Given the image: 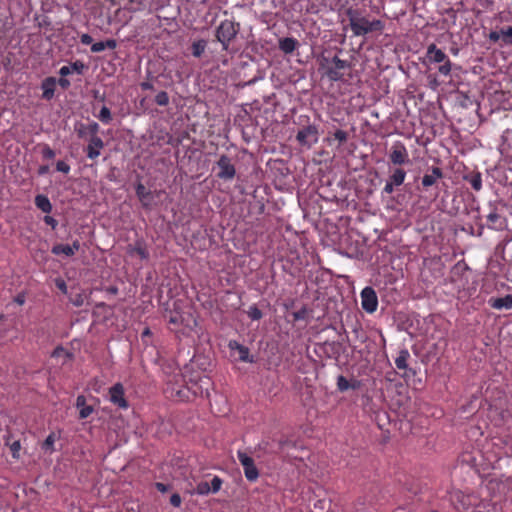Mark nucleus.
Wrapping results in <instances>:
<instances>
[{"label":"nucleus","mask_w":512,"mask_h":512,"mask_svg":"<svg viewBox=\"0 0 512 512\" xmlns=\"http://www.w3.org/2000/svg\"><path fill=\"white\" fill-rule=\"evenodd\" d=\"M472 512H496L495 507L487 505V506H477L472 508Z\"/></svg>","instance_id":"09e8293b"},{"label":"nucleus","mask_w":512,"mask_h":512,"mask_svg":"<svg viewBox=\"0 0 512 512\" xmlns=\"http://www.w3.org/2000/svg\"><path fill=\"white\" fill-rule=\"evenodd\" d=\"M109 400L115 406L121 409L129 407L128 401L125 398V390L122 383L117 382L109 388Z\"/></svg>","instance_id":"1a4fd4ad"},{"label":"nucleus","mask_w":512,"mask_h":512,"mask_svg":"<svg viewBox=\"0 0 512 512\" xmlns=\"http://www.w3.org/2000/svg\"><path fill=\"white\" fill-rule=\"evenodd\" d=\"M57 80L54 77H47L42 81L41 89L43 91L42 98L50 100L54 97Z\"/></svg>","instance_id":"dca6fc26"},{"label":"nucleus","mask_w":512,"mask_h":512,"mask_svg":"<svg viewBox=\"0 0 512 512\" xmlns=\"http://www.w3.org/2000/svg\"><path fill=\"white\" fill-rule=\"evenodd\" d=\"M222 483L223 481L219 476H214L210 485L211 493H217L221 489Z\"/></svg>","instance_id":"37998d69"},{"label":"nucleus","mask_w":512,"mask_h":512,"mask_svg":"<svg viewBox=\"0 0 512 512\" xmlns=\"http://www.w3.org/2000/svg\"><path fill=\"white\" fill-rule=\"evenodd\" d=\"M206 46H207V42L203 39L201 40H198V41H195L193 44H192V54L194 57H200L205 49H206Z\"/></svg>","instance_id":"7c9ffc66"},{"label":"nucleus","mask_w":512,"mask_h":512,"mask_svg":"<svg viewBox=\"0 0 512 512\" xmlns=\"http://www.w3.org/2000/svg\"><path fill=\"white\" fill-rule=\"evenodd\" d=\"M327 75H328L329 79H331L332 81H338V80L342 79V77H343L342 71L336 70L332 66L328 69Z\"/></svg>","instance_id":"79ce46f5"},{"label":"nucleus","mask_w":512,"mask_h":512,"mask_svg":"<svg viewBox=\"0 0 512 512\" xmlns=\"http://www.w3.org/2000/svg\"><path fill=\"white\" fill-rule=\"evenodd\" d=\"M217 177L229 181L232 180L236 174V169L234 164L232 163V160L229 156L223 154L219 157L217 161Z\"/></svg>","instance_id":"0eeeda50"},{"label":"nucleus","mask_w":512,"mask_h":512,"mask_svg":"<svg viewBox=\"0 0 512 512\" xmlns=\"http://www.w3.org/2000/svg\"><path fill=\"white\" fill-rule=\"evenodd\" d=\"M406 177V172L402 168H397L394 170V172L390 175L389 180L395 184L396 186H400L403 184Z\"/></svg>","instance_id":"cd10ccee"},{"label":"nucleus","mask_w":512,"mask_h":512,"mask_svg":"<svg viewBox=\"0 0 512 512\" xmlns=\"http://www.w3.org/2000/svg\"><path fill=\"white\" fill-rule=\"evenodd\" d=\"M141 86H142L143 89H150V88H152V85L150 83H148V82L142 83Z\"/></svg>","instance_id":"69168bd1"},{"label":"nucleus","mask_w":512,"mask_h":512,"mask_svg":"<svg viewBox=\"0 0 512 512\" xmlns=\"http://www.w3.org/2000/svg\"><path fill=\"white\" fill-rule=\"evenodd\" d=\"M337 388L340 392L347 391L350 388L349 381L343 375L337 377Z\"/></svg>","instance_id":"4c0bfd02"},{"label":"nucleus","mask_w":512,"mask_h":512,"mask_svg":"<svg viewBox=\"0 0 512 512\" xmlns=\"http://www.w3.org/2000/svg\"><path fill=\"white\" fill-rule=\"evenodd\" d=\"M452 69V63L449 59L443 61V64L438 68V71L442 75H449Z\"/></svg>","instance_id":"c03bdc74"},{"label":"nucleus","mask_w":512,"mask_h":512,"mask_svg":"<svg viewBox=\"0 0 512 512\" xmlns=\"http://www.w3.org/2000/svg\"><path fill=\"white\" fill-rule=\"evenodd\" d=\"M489 39L493 42H497L502 39L501 31H491L489 34Z\"/></svg>","instance_id":"5fc2aeb1"},{"label":"nucleus","mask_w":512,"mask_h":512,"mask_svg":"<svg viewBox=\"0 0 512 512\" xmlns=\"http://www.w3.org/2000/svg\"><path fill=\"white\" fill-rule=\"evenodd\" d=\"M135 193L144 208H149L153 200L152 192L146 189L145 185L138 182L135 185Z\"/></svg>","instance_id":"ddd939ff"},{"label":"nucleus","mask_w":512,"mask_h":512,"mask_svg":"<svg viewBox=\"0 0 512 512\" xmlns=\"http://www.w3.org/2000/svg\"><path fill=\"white\" fill-rule=\"evenodd\" d=\"M97 117L104 123L108 124L111 120V112L106 106H102Z\"/></svg>","instance_id":"f704fd0d"},{"label":"nucleus","mask_w":512,"mask_h":512,"mask_svg":"<svg viewBox=\"0 0 512 512\" xmlns=\"http://www.w3.org/2000/svg\"><path fill=\"white\" fill-rule=\"evenodd\" d=\"M56 169L59 172H62L64 174H68L70 172L71 168H70V165L68 163H66L65 161L59 160L56 163Z\"/></svg>","instance_id":"a18cd8bd"},{"label":"nucleus","mask_w":512,"mask_h":512,"mask_svg":"<svg viewBox=\"0 0 512 512\" xmlns=\"http://www.w3.org/2000/svg\"><path fill=\"white\" fill-rule=\"evenodd\" d=\"M360 297L361 306L365 312L372 314L377 310L378 297L375 290L371 286L364 287L361 291Z\"/></svg>","instance_id":"423d86ee"},{"label":"nucleus","mask_w":512,"mask_h":512,"mask_svg":"<svg viewBox=\"0 0 512 512\" xmlns=\"http://www.w3.org/2000/svg\"><path fill=\"white\" fill-rule=\"evenodd\" d=\"M347 16L349 19V25L355 36H364L374 31L381 32L384 28L382 21H370L352 9L347 11Z\"/></svg>","instance_id":"f03ea898"},{"label":"nucleus","mask_w":512,"mask_h":512,"mask_svg":"<svg viewBox=\"0 0 512 512\" xmlns=\"http://www.w3.org/2000/svg\"><path fill=\"white\" fill-rule=\"evenodd\" d=\"M75 406L79 410V419H86L94 412L93 406L86 404L84 395L77 396Z\"/></svg>","instance_id":"a211bd4d"},{"label":"nucleus","mask_w":512,"mask_h":512,"mask_svg":"<svg viewBox=\"0 0 512 512\" xmlns=\"http://www.w3.org/2000/svg\"><path fill=\"white\" fill-rule=\"evenodd\" d=\"M10 451H11V454H12V457L14 459H19L20 455V450H21V443L19 440H16L14 442H12L10 445Z\"/></svg>","instance_id":"a19ab883"},{"label":"nucleus","mask_w":512,"mask_h":512,"mask_svg":"<svg viewBox=\"0 0 512 512\" xmlns=\"http://www.w3.org/2000/svg\"><path fill=\"white\" fill-rule=\"evenodd\" d=\"M41 155L44 159L51 160L55 157L56 154L55 151L52 148H50L49 145L45 144L41 149Z\"/></svg>","instance_id":"ea45409f"},{"label":"nucleus","mask_w":512,"mask_h":512,"mask_svg":"<svg viewBox=\"0 0 512 512\" xmlns=\"http://www.w3.org/2000/svg\"><path fill=\"white\" fill-rule=\"evenodd\" d=\"M108 292H110L111 294H117L118 293V288L115 287V286H111L107 289Z\"/></svg>","instance_id":"0e129e2a"},{"label":"nucleus","mask_w":512,"mask_h":512,"mask_svg":"<svg viewBox=\"0 0 512 512\" xmlns=\"http://www.w3.org/2000/svg\"><path fill=\"white\" fill-rule=\"evenodd\" d=\"M489 206H490L491 210L487 215L488 228L498 230V231L503 230L507 224L506 218H504L500 214H498L497 208L493 203L490 202Z\"/></svg>","instance_id":"9b49d317"},{"label":"nucleus","mask_w":512,"mask_h":512,"mask_svg":"<svg viewBox=\"0 0 512 512\" xmlns=\"http://www.w3.org/2000/svg\"><path fill=\"white\" fill-rule=\"evenodd\" d=\"M443 177V172L439 167H432L431 173L425 174L422 177V185L424 187H430L436 183V181Z\"/></svg>","instance_id":"aec40b11"},{"label":"nucleus","mask_w":512,"mask_h":512,"mask_svg":"<svg viewBox=\"0 0 512 512\" xmlns=\"http://www.w3.org/2000/svg\"><path fill=\"white\" fill-rule=\"evenodd\" d=\"M165 317L172 326L170 329L176 333L185 334L187 331H192L197 325L196 319L190 312L181 311L177 307L169 311Z\"/></svg>","instance_id":"7ed1b4c3"},{"label":"nucleus","mask_w":512,"mask_h":512,"mask_svg":"<svg viewBox=\"0 0 512 512\" xmlns=\"http://www.w3.org/2000/svg\"><path fill=\"white\" fill-rule=\"evenodd\" d=\"M195 493L201 496L208 495L211 493L210 484L208 482L198 483L195 488Z\"/></svg>","instance_id":"473e14b6"},{"label":"nucleus","mask_w":512,"mask_h":512,"mask_svg":"<svg viewBox=\"0 0 512 512\" xmlns=\"http://www.w3.org/2000/svg\"><path fill=\"white\" fill-rule=\"evenodd\" d=\"M128 252L130 255L136 253L143 260L148 259L149 257V253L142 242H137L134 247L129 248Z\"/></svg>","instance_id":"bb28decb"},{"label":"nucleus","mask_w":512,"mask_h":512,"mask_svg":"<svg viewBox=\"0 0 512 512\" xmlns=\"http://www.w3.org/2000/svg\"><path fill=\"white\" fill-rule=\"evenodd\" d=\"M142 334H143V335H149V334H150V330H149V328H146V329L143 331V333H142Z\"/></svg>","instance_id":"338daca9"},{"label":"nucleus","mask_w":512,"mask_h":512,"mask_svg":"<svg viewBox=\"0 0 512 512\" xmlns=\"http://www.w3.org/2000/svg\"><path fill=\"white\" fill-rule=\"evenodd\" d=\"M155 486H156V489H157L159 492H161V493H165V492H167V491H168V489H169V486H168V485H166V484H164V483H161V482H157V483L155 484Z\"/></svg>","instance_id":"4d7b16f0"},{"label":"nucleus","mask_w":512,"mask_h":512,"mask_svg":"<svg viewBox=\"0 0 512 512\" xmlns=\"http://www.w3.org/2000/svg\"><path fill=\"white\" fill-rule=\"evenodd\" d=\"M155 102L159 106H166L169 103V96L167 92L161 91L155 96Z\"/></svg>","instance_id":"e433bc0d"},{"label":"nucleus","mask_w":512,"mask_h":512,"mask_svg":"<svg viewBox=\"0 0 512 512\" xmlns=\"http://www.w3.org/2000/svg\"><path fill=\"white\" fill-rule=\"evenodd\" d=\"M477 498L461 492L455 494L454 506L459 512H472V506L477 507Z\"/></svg>","instance_id":"9d476101"},{"label":"nucleus","mask_w":512,"mask_h":512,"mask_svg":"<svg viewBox=\"0 0 512 512\" xmlns=\"http://www.w3.org/2000/svg\"><path fill=\"white\" fill-rule=\"evenodd\" d=\"M464 180L467 181L475 191L482 189V175L480 172L465 175Z\"/></svg>","instance_id":"393cba45"},{"label":"nucleus","mask_w":512,"mask_h":512,"mask_svg":"<svg viewBox=\"0 0 512 512\" xmlns=\"http://www.w3.org/2000/svg\"><path fill=\"white\" fill-rule=\"evenodd\" d=\"M83 134H84V130L79 129V136H80V137H83Z\"/></svg>","instance_id":"774afa93"},{"label":"nucleus","mask_w":512,"mask_h":512,"mask_svg":"<svg viewBox=\"0 0 512 512\" xmlns=\"http://www.w3.org/2000/svg\"><path fill=\"white\" fill-rule=\"evenodd\" d=\"M488 303L492 308L497 310L512 309V294H507L500 298H490Z\"/></svg>","instance_id":"6ab92c4d"},{"label":"nucleus","mask_w":512,"mask_h":512,"mask_svg":"<svg viewBox=\"0 0 512 512\" xmlns=\"http://www.w3.org/2000/svg\"><path fill=\"white\" fill-rule=\"evenodd\" d=\"M237 458L243 467L246 479L250 482H255L259 477V471L254 463L253 458L242 451L237 452Z\"/></svg>","instance_id":"39448f33"},{"label":"nucleus","mask_w":512,"mask_h":512,"mask_svg":"<svg viewBox=\"0 0 512 512\" xmlns=\"http://www.w3.org/2000/svg\"><path fill=\"white\" fill-rule=\"evenodd\" d=\"M86 298L87 297H86V295L84 293H77L76 295L70 297V302L75 307H81V306H83Z\"/></svg>","instance_id":"c9c22d12"},{"label":"nucleus","mask_w":512,"mask_h":512,"mask_svg":"<svg viewBox=\"0 0 512 512\" xmlns=\"http://www.w3.org/2000/svg\"><path fill=\"white\" fill-rule=\"evenodd\" d=\"M182 503L181 496L178 493H174L170 496V504L174 507H180Z\"/></svg>","instance_id":"8fccbe9b"},{"label":"nucleus","mask_w":512,"mask_h":512,"mask_svg":"<svg viewBox=\"0 0 512 512\" xmlns=\"http://www.w3.org/2000/svg\"><path fill=\"white\" fill-rule=\"evenodd\" d=\"M55 285L62 293H68V287L66 285V282L62 278H57L55 280Z\"/></svg>","instance_id":"49530a36"},{"label":"nucleus","mask_w":512,"mask_h":512,"mask_svg":"<svg viewBox=\"0 0 512 512\" xmlns=\"http://www.w3.org/2000/svg\"><path fill=\"white\" fill-rule=\"evenodd\" d=\"M395 186H396V185H395V184H393V183L388 179V180L386 181V183H385V186H384V189H383V190H384V192H385V193L390 194V193H392V192L394 191V187H395Z\"/></svg>","instance_id":"6e6d98bb"},{"label":"nucleus","mask_w":512,"mask_h":512,"mask_svg":"<svg viewBox=\"0 0 512 512\" xmlns=\"http://www.w3.org/2000/svg\"><path fill=\"white\" fill-rule=\"evenodd\" d=\"M70 249L73 251V255L76 251L80 249V242L78 240H74L73 243L70 245Z\"/></svg>","instance_id":"bf43d9fd"},{"label":"nucleus","mask_w":512,"mask_h":512,"mask_svg":"<svg viewBox=\"0 0 512 512\" xmlns=\"http://www.w3.org/2000/svg\"><path fill=\"white\" fill-rule=\"evenodd\" d=\"M43 220L47 225L51 226L52 229H55L58 225L57 220L50 215H45Z\"/></svg>","instance_id":"3c124183"},{"label":"nucleus","mask_w":512,"mask_h":512,"mask_svg":"<svg viewBox=\"0 0 512 512\" xmlns=\"http://www.w3.org/2000/svg\"><path fill=\"white\" fill-rule=\"evenodd\" d=\"M80 41L83 45L93 44V38L89 34H82L80 37Z\"/></svg>","instance_id":"603ef678"},{"label":"nucleus","mask_w":512,"mask_h":512,"mask_svg":"<svg viewBox=\"0 0 512 512\" xmlns=\"http://www.w3.org/2000/svg\"><path fill=\"white\" fill-rule=\"evenodd\" d=\"M49 172V166L48 165H41L38 168V174L39 175H45Z\"/></svg>","instance_id":"680f3d73"},{"label":"nucleus","mask_w":512,"mask_h":512,"mask_svg":"<svg viewBox=\"0 0 512 512\" xmlns=\"http://www.w3.org/2000/svg\"><path fill=\"white\" fill-rule=\"evenodd\" d=\"M57 82L64 89H67L70 86V81L64 78L63 76Z\"/></svg>","instance_id":"13d9d810"},{"label":"nucleus","mask_w":512,"mask_h":512,"mask_svg":"<svg viewBox=\"0 0 512 512\" xmlns=\"http://www.w3.org/2000/svg\"><path fill=\"white\" fill-rule=\"evenodd\" d=\"M318 130H298L297 140L301 145L310 147L318 139Z\"/></svg>","instance_id":"2eb2a0df"},{"label":"nucleus","mask_w":512,"mask_h":512,"mask_svg":"<svg viewBox=\"0 0 512 512\" xmlns=\"http://www.w3.org/2000/svg\"><path fill=\"white\" fill-rule=\"evenodd\" d=\"M115 47H116V41L113 39H109L107 41H100V42L93 43L91 46V51L93 53H99V52H102L103 50H105L106 48L114 49Z\"/></svg>","instance_id":"a878e982"},{"label":"nucleus","mask_w":512,"mask_h":512,"mask_svg":"<svg viewBox=\"0 0 512 512\" xmlns=\"http://www.w3.org/2000/svg\"><path fill=\"white\" fill-rule=\"evenodd\" d=\"M410 358V353L407 348H403L399 351L398 356L395 358V366L399 370H407L408 369V360Z\"/></svg>","instance_id":"4be33fe9"},{"label":"nucleus","mask_w":512,"mask_h":512,"mask_svg":"<svg viewBox=\"0 0 512 512\" xmlns=\"http://www.w3.org/2000/svg\"><path fill=\"white\" fill-rule=\"evenodd\" d=\"M426 57L433 63H442L448 59L447 55L433 43L428 46Z\"/></svg>","instance_id":"f3484780"},{"label":"nucleus","mask_w":512,"mask_h":512,"mask_svg":"<svg viewBox=\"0 0 512 512\" xmlns=\"http://www.w3.org/2000/svg\"><path fill=\"white\" fill-rule=\"evenodd\" d=\"M85 65L81 61H75L74 63L62 66L59 70V74L63 77L68 76L72 73L82 74Z\"/></svg>","instance_id":"412c9836"},{"label":"nucleus","mask_w":512,"mask_h":512,"mask_svg":"<svg viewBox=\"0 0 512 512\" xmlns=\"http://www.w3.org/2000/svg\"><path fill=\"white\" fill-rule=\"evenodd\" d=\"M332 67H334L336 70H344L349 67V63L345 60L340 59L337 56H334L331 60Z\"/></svg>","instance_id":"72a5a7b5"},{"label":"nucleus","mask_w":512,"mask_h":512,"mask_svg":"<svg viewBox=\"0 0 512 512\" xmlns=\"http://www.w3.org/2000/svg\"><path fill=\"white\" fill-rule=\"evenodd\" d=\"M298 45V41L291 37L282 38L279 40V48L285 54L292 53Z\"/></svg>","instance_id":"5701e85b"},{"label":"nucleus","mask_w":512,"mask_h":512,"mask_svg":"<svg viewBox=\"0 0 512 512\" xmlns=\"http://www.w3.org/2000/svg\"><path fill=\"white\" fill-rule=\"evenodd\" d=\"M247 315L253 321H258L263 317L262 311L256 305H251L248 308Z\"/></svg>","instance_id":"2f4dec72"},{"label":"nucleus","mask_w":512,"mask_h":512,"mask_svg":"<svg viewBox=\"0 0 512 512\" xmlns=\"http://www.w3.org/2000/svg\"><path fill=\"white\" fill-rule=\"evenodd\" d=\"M389 159L394 165H403L410 162L408 151L400 141L394 142L391 146Z\"/></svg>","instance_id":"6e6552de"},{"label":"nucleus","mask_w":512,"mask_h":512,"mask_svg":"<svg viewBox=\"0 0 512 512\" xmlns=\"http://www.w3.org/2000/svg\"><path fill=\"white\" fill-rule=\"evenodd\" d=\"M103 148V140L95 134H92L85 148L86 156L89 159H95L101 154Z\"/></svg>","instance_id":"f8f14e48"},{"label":"nucleus","mask_w":512,"mask_h":512,"mask_svg":"<svg viewBox=\"0 0 512 512\" xmlns=\"http://www.w3.org/2000/svg\"><path fill=\"white\" fill-rule=\"evenodd\" d=\"M305 315H306V310L303 308L298 311H295L293 313V318H294V320H302L305 318Z\"/></svg>","instance_id":"864d4df0"},{"label":"nucleus","mask_w":512,"mask_h":512,"mask_svg":"<svg viewBox=\"0 0 512 512\" xmlns=\"http://www.w3.org/2000/svg\"><path fill=\"white\" fill-rule=\"evenodd\" d=\"M14 301L18 304V305H23L25 303V296L23 294H18L15 298H14Z\"/></svg>","instance_id":"052dcab7"},{"label":"nucleus","mask_w":512,"mask_h":512,"mask_svg":"<svg viewBox=\"0 0 512 512\" xmlns=\"http://www.w3.org/2000/svg\"><path fill=\"white\" fill-rule=\"evenodd\" d=\"M185 384L182 387L173 386L171 395L180 401H191L195 397H208L212 385L211 379L201 373H190L183 375Z\"/></svg>","instance_id":"f257e3e1"},{"label":"nucleus","mask_w":512,"mask_h":512,"mask_svg":"<svg viewBox=\"0 0 512 512\" xmlns=\"http://www.w3.org/2000/svg\"><path fill=\"white\" fill-rule=\"evenodd\" d=\"M55 441H56V436H55V434L52 432V433H50V434L46 437V439H45V440H44V442L42 443L41 448H42L45 452L53 453V452L55 451V448H54Z\"/></svg>","instance_id":"c756f323"},{"label":"nucleus","mask_w":512,"mask_h":512,"mask_svg":"<svg viewBox=\"0 0 512 512\" xmlns=\"http://www.w3.org/2000/svg\"><path fill=\"white\" fill-rule=\"evenodd\" d=\"M35 205L38 209H40L44 213H50L52 211V204L48 198V196L44 194H38L35 197Z\"/></svg>","instance_id":"b1692460"},{"label":"nucleus","mask_w":512,"mask_h":512,"mask_svg":"<svg viewBox=\"0 0 512 512\" xmlns=\"http://www.w3.org/2000/svg\"><path fill=\"white\" fill-rule=\"evenodd\" d=\"M240 29L239 23L224 20L216 29V38L222 44L223 50H228L232 40L235 39Z\"/></svg>","instance_id":"20e7f679"},{"label":"nucleus","mask_w":512,"mask_h":512,"mask_svg":"<svg viewBox=\"0 0 512 512\" xmlns=\"http://www.w3.org/2000/svg\"><path fill=\"white\" fill-rule=\"evenodd\" d=\"M228 347L231 351L236 350L238 352V360L241 362L252 363L254 360L250 358L249 348L240 344L236 340H230L228 343Z\"/></svg>","instance_id":"4468645a"},{"label":"nucleus","mask_w":512,"mask_h":512,"mask_svg":"<svg viewBox=\"0 0 512 512\" xmlns=\"http://www.w3.org/2000/svg\"><path fill=\"white\" fill-rule=\"evenodd\" d=\"M52 254L54 255H65L67 257L73 256V251L70 249V245L68 244H56L51 249Z\"/></svg>","instance_id":"c85d7f7f"},{"label":"nucleus","mask_w":512,"mask_h":512,"mask_svg":"<svg viewBox=\"0 0 512 512\" xmlns=\"http://www.w3.org/2000/svg\"><path fill=\"white\" fill-rule=\"evenodd\" d=\"M334 137L342 143L347 139L348 133L346 130H335Z\"/></svg>","instance_id":"de8ad7c7"},{"label":"nucleus","mask_w":512,"mask_h":512,"mask_svg":"<svg viewBox=\"0 0 512 512\" xmlns=\"http://www.w3.org/2000/svg\"><path fill=\"white\" fill-rule=\"evenodd\" d=\"M502 41L506 44L512 43V26L500 30Z\"/></svg>","instance_id":"58836bf2"},{"label":"nucleus","mask_w":512,"mask_h":512,"mask_svg":"<svg viewBox=\"0 0 512 512\" xmlns=\"http://www.w3.org/2000/svg\"><path fill=\"white\" fill-rule=\"evenodd\" d=\"M438 81L436 78H433L432 80H430V87L433 88V89H436L438 87Z\"/></svg>","instance_id":"e2e57ef3"}]
</instances>
